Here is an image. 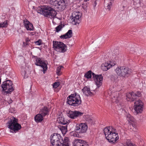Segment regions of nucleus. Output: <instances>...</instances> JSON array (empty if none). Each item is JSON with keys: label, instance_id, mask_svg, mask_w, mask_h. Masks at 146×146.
<instances>
[{"label": "nucleus", "instance_id": "13", "mask_svg": "<svg viewBox=\"0 0 146 146\" xmlns=\"http://www.w3.org/2000/svg\"><path fill=\"white\" fill-rule=\"evenodd\" d=\"M87 125L84 123H80L76 125V130L79 133H85L87 129Z\"/></svg>", "mask_w": 146, "mask_h": 146}, {"label": "nucleus", "instance_id": "31", "mask_svg": "<svg viewBox=\"0 0 146 146\" xmlns=\"http://www.w3.org/2000/svg\"><path fill=\"white\" fill-rule=\"evenodd\" d=\"M118 76L116 75H112L111 77V80L115 81L118 79Z\"/></svg>", "mask_w": 146, "mask_h": 146}, {"label": "nucleus", "instance_id": "15", "mask_svg": "<svg viewBox=\"0 0 146 146\" xmlns=\"http://www.w3.org/2000/svg\"><path fill=\"white\" fill-rule=\"evenodd\" d=\"M35 64L40 66L43 69V73L44 74L47 68V65L40 58L36 59Z\"/></svg>", "mask_w": 146, "mask_h": 146}, {"label": "nucleus", "instance_id": "26", "mask_svg": "<svg viewBox=\"0 0 146 146\" xmlns=\"http://www.w3.org/2000/svg\"><path fill=\"white\" fill-rule=\"evenodd\" d=\"M67 125L66 126H60V129L63 134H65L67 131Z\"/></svg>", "mask_w": 146, "mask_h": 146}, {"label": "nucleus", "instance_id": "28", "mask_svg": "<svg viewBox=\"0 0 146 146\" xmlns=\"http://www.w3.org/2000/svg\"><path fill=\"white\" fill-rule=\"evenodd\" d=\"M92 72L91 71H89L86 72L85 74V76L87 78H91L92 75Z\"/></svg>", "mask_w": 146, "mask_h": 146}, {"label": "nucleus", "instance_id": "21", "mask_svg": "<svg viewBox=\"0 0 146 146\" xmlns=\"http://www.w3.org/2000/svg\"><path fill=\"white\" fill-rule=\"evenodd\" d=\"M48 110L46 107H44L40 111L39 113L43 117L48 115Z\"/></svg>", "mask_w": 146, "mask_h": 146}, {"label": "nucleus", "instance_id": "46", "mask_svg": "<svg viewBox=\"0 0 146 146\" xmlns=\"http://www.w3.org/2000/svg\"><path fill=\"white\" fill-rule=\"evenodd\" d=\"M94 4H95V5L96 6V1H95L94 2Z\"/></svg>", "mask_w": 146, "mask_h": 146}, {"label": "nucleus", "instance_id": "16", "mask_svg": "<svg viewBox=\"0 0 146 146\" xmlns=\"http://www.w3.org/2000/svg\"><path fill=\"white\" fill-rule=\"evenodd\" d=\"M83 113L78 111H69L67 114L68 116L74 119L77 117H80L82 115Z\"/></svg>", "mask_w": 146, "mask_h": 146}, {"label": "nucleus", "instance_id": "34", "mask_svg": "<svg viewBox=\"0 0 146 146\" xmlns=\"http://www.w3.org/2000/svg\"><path fill=\"white\" fill-rule=\"evenodd\" d=\"M61 121H60L61 124L63 125H67V124H68V123L66 121H64V120L62 121V119H61Z\"/></svg>", "mask_w": 146, "mask_h": 146}, {"label": "nucleus", "instance_id": "6", "mask_svg": "<svg viewBox=\"0 0 146 146\" xmlns=\"http://www.w3.org/2000/svg\"><path fill=\"white\" fill-rule=\"evenodd\" d=\"M115 72L118 76L123 77H127L131 73V70L129 68L124 67L117 68Z\"/></svg>", "mask_w": 146, "mask_h": 146}, {"label": "nucleus", "instance_id": "38", "mask_svg": "<svg viewBox=\"0 0 146 146\" xmlns=\"http://www.w3.org/2000/svg\"><path fill=\"white\" fill-rule=\"evenodd\" d=\"M126 146H135L133 144L131 143L128 142L127 143V144L126 145Z\"/></svg>", "mask_w": 146, "mask_h": 146}, {"label": "nucleus", "instance_id": "25", "mask_svg": "<svg viewBox=\"0 0 146 146\" xmlns=\"http://www.w3.org/2000/svg\"><path fill=\"white\" fill-rule=\"evenodd\" d=\"M126 117L128 121L133 122L134 121V119L133 117L129 114L127 113L126 114Z\"/></svg>", "mask_w": 146, "mask_h": 146}, {"label": "nucleus", "instance_id": "17", "mask_svg": "<svg viewBox=\"0 0 146 146\" xmlns=\"http://www.w3.org/2000/svg\"><path fill=\"white\" fill-rule=\"evenodd\" d=\"M24 25L27 30L33 31L34 28L33 25L27 19L23 20Z\"/></svg>", "mask_w": 146, "mask_h": 146}, {"label": "nucleus", "instance_id": "12", "mask_svg": "<svg viewBox=\"0 0 146 146\" xmlns=\"http://www.w3.org/2000/svg\"><path fill=\"white\" fill-rule=\"evenodd\" d=\"M93 78L97 87L99 88L102 84L103 77L102 75H96L94 73L92 74Z\"/></svg>", "mask_w": 146, "mask_h": 146}, {"label": "nucleus", "instance_id": "1", "mask_svg": "<svg viewBox=\"0 0 146 146\" xmlns=\"http://www.w3.org/2000/svg\"><path fill=\"white\" fill-rule=\"evenodd\" d=\"M110 127H107L104 129V132L106 138L111 143H114L116 140L118 139L119 137L117 133L114 131H111Z\"/></svg>", "mask_w": 146, "mask_h": 146}, {"label": "nucleus", "instance_id": "20", "mask_svg": "<svg viewBox=\"0 0 146 146\" xmlns=\"http://www.w3.org/2000/svg\"><path fill=\"white\" fill-rule=\"evenodd\" d=\"M83 94L86 96L88 95H92V93L90 90L89 88H88L87 86H85L82 90Z\"/></svg>", "mask_w": 146, "mask_h": 146}, {"label": "nucleus", "instance_id": "45", "mask_svg": "<svg viewBox=\"0 0 146 146\" xmlns=\"http://www.w3.org/2000/svg\"><path fill=\"white\" fill-rule=\"evenodd\" d=\"M58 67H60V68L61 69L63 67V66H59Z\"/></svg>", "mask_w": 146, "mask_h": 146}, {"label": "nucleus", "instance_id": "11", "mask_svg": "<svg viewBox=\"0 0 146 146\" xmlns=\"http://www.w3.org/2000/svg\"><path fill=\"white\" fill-rule=\"evenodd\" d=\"M143 105V103L140 100H138L135 102L134 108L137 113H141L142 112Z\"/></svg>", "mask_w": 146, "mask_h": 146}, {"label": "nucleus", "instance_id": "43", "mask_svg": "<svg viewBox=\"0 0 146 146\" xmlns=\"http://www.w3.org/2000/svg\"><path fill=\"white\" fill-rule=\"evenodd\" d=\"M34 33H31L30 34L31 35H34Z\"/></svg>", "mask_w": 146, "mask_h": 146}, {"label": "nucleus", "instance_id": "33", "mask_svg": "<svg viewBox=\"0 0 146 146\" xmlns=\"http://www.w3.org/2000/svg\"><path fill=\"white\" fill-rule=\"evenodd\" d=\"M59 85L60 83L59 82H55L53 84V87L54 88H56L59 86Z\"/></svg>", "mask_w": 146, "mask_h": 146}, {"label": "nucleus", "instance_id": "14", "mask_svg": "<svg viewBox=\"0 0 146 146\" xmlns=\"http://www.w3.org/2000/svg\"><path fill=\"white\" fill-rule=\"evenodd\" d=\"M80 13L76 12H74L72 14V23L74 25L79 24L80 23L79 19L81 16L80 15Z\"/></svg>", "mask_w": 146, "mask_h": 146}, {"label": "nucleus", "instance_id": "40", "mask_svg": "<svg viewBox=\"0 0 146 146\" xmlns=\"http://www.w3.org/2000/svg\"><path fill=\"white\" fill-rule=\"evenodd\" d=\"M130 50L132 52H135V51L134 50V47H131L130 48Z\"/></svg>", "mask_w": 146, "mask_h": 146}, {"label": "nucleus", "instance_id": "3", "mask_svg": "<svg viewBox=\"0 0 146 146\" xmlns=\"http://www.w3.org/2000/svg\"><path fill=\"white\" fill-rule=\"evenodd\" d=\"M80 97L79 95L75 94H71L67 98L68 103L70 105L77 106L80 105L81 103Z\"/></svg>", "mask_w": 146, "mask_h": 146}, {"label": "nucleus", "instance_id": "9", "mask_svg": "<svg viewBox=\"0 0 146 146\" xmlns=\"http://www.w3.org/2000/svg\"><path fill=\"white\" fill-rule=\"evenodd\" d=\"M53 48L55 50L60 52H64L66 50L67 46L63 42L53 41Z\"/></svg>", "mask_w": 146, "mask_h": 146}, {"label": "nucleus", "instance_id": "47", "mask_svg": "<svg viewBox=\"0 0 146 146\" xmlns=\"http://www.w3.org/2000/svg\"><path fill=\"white\" fill-rule=\"evenodd\" d=\"M30 41V40H26V42H28V41Z\"/></svg>", "mask_w": 146, "mask_h": 146}, {"label": "nucleus", "instance_id": "39", "mask_svg": "<svg viewBox=\"0 0 146 146\" xmlns=\"http://www.w3.org/2000/svg\"><path fill=\"white\" fill-rule=\"evenodd\" d=\"M135 95H136V98H137V97H139L141 96V93L140 92H138L137 94L135 93Z\"/></svg>", "mask_w": 146, "mask_h": 146}, {"label": "nucleus", "instance_id": "10", "mask_svg": "<svg viewBox=\"0 0 146 146\" xmlns=\"http://www.w3.org/2000/svg\"><path fill=\"white\" fill-rule=\"evenodd\" d=\"M44 7L43 15L45 16L51 18H54L56 16V12L54 9L47 6Z\"/></svg>", "mask_w": 146, "mask_h": 146}, {"label": "nucleus", "instance_id": "18", "mask_svg": "<svg viewBox=\"0 0 146 146\" xmlns=\"http://www.w3.org/2000/svg\"><path fill=\"white\" fill-rule=\"evenodd\" d=\"M74 146H88V145L84 141L75 139L74 141Z\"/></svg>", "mask_w": 146, "mask_h": 146}, {"label": "nucleus", "instance_id": "27", "mask_svg": "<svg viewBox=\"0 0 146 146\" xmlns=\"http://www.w3.org/2000/svg\"><path fill=\"white\" fill-rule=\"evenodd\" d=\"M44 6H41L40 7H38L37 9V12L38 13H40L41 14H43V11H44Z\"/></svg>", "mask_w": 146, "mask_h": 146}, {"label": "nucleus", "instance_id": "2", "mask_svg": "<svg viewBox=\"0 0 146 146\" xmlns=\"http://www.w3.org/2000/svg\"><path fill=\"white\" fill-rule=\"evenodd\" d=\"M63 139L60 134L54 133L51 139V142L53 146H68V143Z\"/></svg>", "mask_w": 146, "mask_h": 146}, {"label": "nucleus", "instance_id": "22", "mask_svg": "<svg viewBox=\"0 0 146 146\" xmlns=\"http://www.w3.org/2000/svg\"><path fill=\"white\" fill-rule=\"evenodd\" d=\"M43 116L40 113L36 115L35 117V119L36 122H41L43 119Z\"/></svg>", "mask_w": 146, "mask_h": 146}, {"label": "nucleus", "instance_id": "41", "mask_svg": "<svg viewBox=\"0 0 146 146\" xmlns=\"http://www.w3.org/2000/svg\"><path fill=\"white\" fill-rule=\"evenodd\" d=\"M13 102V101L10 99V98L8 100V102L9 104H10L11 103Z\"/></svg>", "mask_w": 146, "mask_h": 146}, {"label": "nucleus", "instance_id": "36", "mask_svg": "<svg viewBox=\"0 0 146 146\" xmlns=\"http://www.w3.org/2000/svg\"><path fill=\"white\" fill-rule=\"evenodd\" d=\"M61 68L60 67H58L56 70V73L57 75H60V71Z\"/></svg>", "mask_w": 146, "mask_h": 146}, {"label": "nucleus", "instance_id": "5", "mask_svg": "<svg viewBox=\"0 0 146 146\" xmlns=\"http://www.w3.org/2000/svg\"><path fill=\"white\" fill-rule=\"evenodd\" d=\"M1 86L2 89L1 91L7 94H11L14 90L13 83L10 80L4 82Z\"/></svg>", "mask_w": 146, "mask_h": 146}, {"label": "nucleus", "instance_id": "23", "mask_svg": "<svg viewBox=\"0 0 146 146\" xmlns=\"http://www.w3.org/2000/svg\"><path fill=\"white\" fill-rule=\"evenodd\" d=\"M112 1L111 0H105L104 5H106L107 7V9L110 10L111 8Z\"/></svg>", "mask_w": 146, "mask_h": 146}, {"label": "nucleus", "instance_id": "8", "mask_svg": "<svg viewBox=\"0 0 146 146\" xmlns=\"http://www.w3.org/2000/svg\"><path fill=\"white\" fill-rule=\"evenodd\" d=\"M115 55H112V57H110L111 60L109 63H105L102 64L101 65V68L104 71H106L110 69L112 66H114L116 64V54Z\"/></svg>", "mask_w": 146, "mask_h": 146}, {"label": "nucleus", "instance_id": "29", "mask_svg": "<svg viewBox=\"0 0 146 146\" xmlns=\"http://www.w3.org/2000/svg\"><path fill=\"white\" fill-rule=\"evenodd\" d=\"M65 34L68 38H69L72 36V31L71 30H69L68 32Z\"/></svg>", "mask_w": 146, "mask_h": 146}, {"label": "nucleus", "instance_id": "37", "mask_svg": "<svg viewBox=\"0 0 146 146\" xmlns=\"http://www.w3.org/2000/svg\"><path fill=\"white\" fill-rule=\"evenodd\" d=\"M60 37L62 39H66L68 38L66 34L61 35L60 36Z\"/></svg>", "mask_w": 146, "mask_h": 146}, {"label": "nucleus", "instance_id": "32", "mask_svg": "<svg viewBox=\"0 0 146 146\" xmlns=\"http://www.w3.org/2000/svg\"><path fill=\"white\" fill-rule=\"evenodd\" d=\"M62 28L61 25L58 26L56 28V31L57 32H58Z\"/></svg>", "mask_w": 146, "mask_h": 146}, {"label": "nucleus", "instance_id": "42", "mask_svg": "<svg viewBox=\"0 0 146 146\" xmlns=\"http://www.w3.org/2000/svg\"><path fill=\"white\" fill-rule=\"evenodd\" d=\"M111 128H112V129L111 130H110V131H114L113 132H115V129L113 128L112 127H111Z\"/></svg>", "mask_w": 146, "mask_h": 146}, {"label": "nucleus", "instance_id": "35", "mask_svg": "<svg viewBox=\"0 0 146 146\" xmlns=\"http://www.w3.org/2000/svg\"><path fill=\"white\" fill-rule=\"evenodd\" d=\"M41 41V40H38L35 42V43L37 45H40L42 44Z\"/></svg>", "mask_w": 146, "mask_h": 146}, {"label": "nucleus", "instance_id": "24", "mask_svg": "<svg viewBox=\"0 0 146 146\" xmlns=\"http://www.w3.org/2000/svg\"><path fill=\"white\" fill-rule=\"evenodd\" d=\"M116 95L113 96V98H112V101L113 102H115L116 103H117L119 100L120 98V96H119V93L116 94Z\"/></svg>", "mask_w": 146, "mask_h": 146}, {"label": "nucleus", "instance_id": "4", "mask_svg": "<svg viewBox=\"0 0 146 146\" xmlns=\"http://www.w3.org/2000/svg\"><path fill=\"white\" fill-rule=\"evenodd\" d=\"M8 123L11 132L16 133L21 128L20 124L17 123V119L13 117L9 121Z\"/></svg>", "mask_w": 146, "mask_h": 146}, {"label": "nucleus", "instance_id": "19", "mask_svg": "<svg viewBox=\"0 0 146 146\" xmlns=\"http://www.w3.org/2000/svg\"><path fill=\"white\" fill-rule=\"evenodd\" d=\"M135 95V93L133 92L126 94V99L128 101H133L136 98V96Z\"/></svg>", "mask_w": 146, "mask_h": 146}, {"label": "nucleus", "instance_id": "30", "mask_svg": "<svg viewBox=\"0 0 146 146\" xmlns=\"http://www.w3.org/2000/svg\"><path fill=\"white\" fill-rule=\"evenodd\" d=\"M7 21H5L4 22H2L0 23V28L6 27L7 25Z\"/></svg>", "mask_w": 146, "mask_h": 146}, {"label": "nucleus", "instance_id": "44", "mask_svg": "<svg viewBox=\"0 0 146 146\" xmlns=\"http://www.w3.org/2000/svg\"><path fill=\"white\" fill-rule=\"evenodd\" d=\"M78 135H79L78 134L77 135V134H74V136H76V137H78Z\"/></svg>", "mask_w": 146, "mask_h": 146}, {"label": "nucleus", "instance_id": "7", "mask_svg": "<svg viewBox=\"0 0 146 146\" xmlns=\"http://www.w3.org/2000/svg\"><path fill=\"white\" fill-rule=\"evenodd\" d=\"M50 3L55 6L59 11H63L66 7L67 1L64 0H52Z\"/></svg>", "mask_w": 146, "mask_h": 146}]
</instances>
